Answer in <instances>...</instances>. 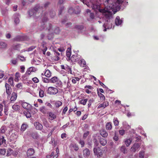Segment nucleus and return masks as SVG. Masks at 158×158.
Masks as SVG:
<instances>
[{"label":"nucleus","instance_id":"obj_1","mask_svg":"<svg viewBox=\"0 0 158 158\" xmlns=\"http://www.w3.org/2000/svg\"><path fill=\"white\" fill-rule=\"evenodd\" d=\"M124 0H106L104 2L105 5H107V6L109 7L111 9L114 14L119 10L120 9H123L125 6Z\"/></svg>","mask_w":158,"mask_h":158},{"label":"nucleus","instance_id":"obj_2","mask_svg":"<svg viewBox=\"0 0 158 158\" xmlns=\"http://www.w3.org/2000/svg\"><path fill=\"white\" fill-rule=\"evenodd\" d=\"M42 8L43 7L40 6L39 4H36L34 8L28 11L29 15L31 17L33 15H36L40 12H42Z\"/></svg>","mask_w":158,"mask_h":158},{"label":"nucleus","instance_id":"obj_3","mask_svg":"<svg viewBox=\"0 0 158 158\" xmlns=\"http://www.w3.org/2000/svg\"><path fill=\"white\" fill-rule=\"evenodd\" d=\"M109 10H110L109 8V7H107L106 9L105 8L102 9H99V12L103 13V15L107 19L106 23H108L109 22V19L111 17V12L109 11Z\"/></svg>","mask_w":158,"mask_h":158},{"label":"nucleus","instance_id":"obj_4","mask_svg":"<svg viewBox=\"0 0 158 158\" xmlns=\"http://www.w3.org/2000/svg\"><path fill=\"white\" fill-rule=\"evenodd\" d=\"M93 151L95 155L97 157L99 158L102 156L103 152L100 148L95 147L94 148Z\"/></svg>","mask_w":158,"mask_h":158},{"label":"nucleus","instance_id":"obj_5","mask_svg":"<svg viewBox=\"0 0 158 158\" xmlns=\"http://www.w3.org/2000/svg\"><path fill=\"white\" fill-rule=\"evenodd\" d=\"M58 89L53 87H49L48 89V93L51 95L55 94L58 92Z\"/></svg>","mask_w":158,"mask_h":158},{"label":"nucleus","instance_id":"obj_6","mask_svg":"<svg viewBox=\"0 0 158 158\" xmlns=\"http://www.w3.org/2000/svg\"><path fill=\"white\" fill-rule=\"evenodd\" d=\"M22 105L24 109L29 110H31L32 107L31 105L28 103L25 102L22 103Z\"/></svg>","mask_w":158,"mask_h":158},{"label":"nucleus","instance_id":"obj_7","mask_svg":"<svg viewBox=\"0 0 158 158\" xmlns=\"http://www.w3.org/2000/svg\"><path fill=\"white\" fill-rule=\"evenodd\" d=\"M19 16V13H16L13 15L14 23L16 25L19 24L20 22Z\"/></svg>","mask_w":158,"mask_h":158},{"label":"nucleus","instance_id":"obj_8","mask_svg":"<svg viewBox=\"0 0 158 158\" xmlns=\"http://www.w3.org/2000/svg\"><path fill=\"white\" fill-rule=\"evenodd\" d=\"M5 86L6 88V92L8 96H9L11 94L12 89L10 85L7 83H6Z\"/></svg>","mask_w":158,"mask_h":158},{"label":"nucleus","instance_id":"obj_9","mask_svg":"<svg viewBox=\"0 0 158 158\" xmlns=\"http://www.w3.org/2000/svg\"><path fill=\"white\" fill-rule=\"evenodd\" d=\"M140 147V145L139 143H135L131 148V151L132 152H135Z\"/></svg>","mask_w":158,"mask_h":158},{"label":"nucleus","instance_id":"obj_10","mask_svg":"<svg viewBox=\"0 0 158 158\" xmlns=\"http://www.w3.org/2000/svg\"><path fill=\"white\" fill-rule=\"evenodd\" d=\"M35 128L38 130H41L43 128V126L39 122H35L34 123Z\"/></svg>","mask_w":158,"mask_h":158},{"label":"nucleus","instance_id":"obj_11","mask_svg":"<svg viewBox=\"0 0 158 158\" xmlns=\"http://www.w3.org/2000/svg\"><path fill=\"white\" fill-rule=\"evenodd\" d=\"M83 156L84 157L88 158L90 155V151L89 149L86 148L83 152Z\"/></svg>","mask_w":158,"mask_h":158},{"label":"nucleus","instance_id":"obj_12","mask_svg":"<svg viewBox=\"0 0 158 158\" xmlns=\"http://www.w3.org/2000/svg\"><path fill=\"white\" fill-rule=\"evenodd\" d=\"M123 19H120V17L119 16H117L116 19H115V23L116 25L118 26L121 24V23H123Z\"/></svg>","mask_w":158,"mask_h":158},{"label":"nucleus","instance_id":"obj_13","mask_svg":"<svg viewBox=\"0 0 158 158\" xmlns=\"http://www.w3.org/2000/svg\"><path fill=\"white\" fill-rule=\"evenodd\" d=\"M100 134L102 137L104 138L107 137L108 134L106 131L104 129H102L100 131Z\"/></svg>","mask_w":158,"mask_h":158},{"label":"nucleus","instance_id":"obj_14","mask_svg":"<svg viewBox=\"0 0 158 158\" xmlns=\"http://www.w3.org/2000/svg\"><path fill=\"white\" fill-rule=\"evenodd\" d=\"M17 94L15 92H13L12 94L11 97L10 99V102H12L15 101L17 98Z\"/></svg>","mask_w":158,"mask_h":158},{"label":"nucleus","instance_id":"obj_15","mask_svg":"<svg viewBox=\"0 0 158 158\" xmlns=\"http://www.w3.org/2000/svg\"><path fill=\"white\" fill-rule=\"evenodd\" d=\"M35 153V151L33 149L30 148L28 149L27 152V156L33 155Z\"/></svg>","mask_w":158,"mask_h":158},{"label":"nucleus","instance_id":"obj_16","mask_svg":"<svg viewBox=\"0 0 158 158\" xmlns=\"http://www.w3.org/2000/svg\"><path fill=\"white\" fill-rule=\"evenodd\" d=\"M49 119L51 120H52L56 118V115L52 112H50L48 114Z\"/></svg>","mask_w":158,"mask_h":158},{"label":"nucleus","instance_id":"obj_17","mask_svg":"<svg viewBox=\"0 0 158 158\" xmlns=\"http://www.w3.org/2000/svg\"><path fill=\"white\" fill-rule=\"evenodd\" d=\"M31 136L34 139H37L39 138V136L37 132H32L31 134Z\"/></svg>","mask_w":158,"mask_h":158},{"label":"nucleus","instance_id":"obj_18","mask_svg":"<svg viewBox=\"0 0 158 158\" xmlns=\"http://www.w3.org/2000/svg\"><path fill=\"white\" fill-rule=\"evenodd\" d=\"M109 105L108 102H104L103 103L99 105L98 106V108H99L101 107H103V108H105Z\"/></svg>","mask_w":158,"mask_h":158},{"label":"nucleus","instance_id":"obj_19","mask_svg":"<svg viewBox=\"0 0 158 158\" xmlns=\"http://www.w3.org/2000/svg\"><path fill=\"white\" fill-rule=\"evenodd\" d=\"M36 71V70L35 68L31 67L27 69L26 73L29 75L30 74L31 72H34Z\"/></svg>","mask_w":158,"mask_h":158},{"label":"nucleus","instance_id":"obj_20","mask_svg":"<svg viewBox=\"0 0 158 158\" xmlns=\"http://www.w3.org/2000/svg\"><path fill=\"white\" fill-rule=\"evenodd\" d=\"M121 152L124 154L127 153V149L125 145H123L120 148Z\"/></svg>","mask_w":158,"mask_h":158},{"label":"nucleus","instance_id":"obj_21","mask_svg":"<svg viewBox=\"0 0 158 158\" xmlns=\"http://www.w3.org/2000/svg\"><path fill=\"white\" fill-rule=\"evenodd\" d=\"M7 46V44L6 42L2 41L0 42V48H6Z\"/></svg>","mask_w":158,"mask_h":158},{"label":"nucleus","instance_id":"obj_22","mask_svg":"<svg viewBox=\"0 0 158 158\" xmlns=\"http://www.w3.org/2000/svg\"><path fill=\"white\" fill-rule=\"evenodd\" d=\"M106 128L107 130H110L112 128V123L111 122H108L106 123Z\"/></svg>","mask_w":158,"mask_h":158},{"label":"nucleus","instance_id":"obj_23","mask_svg":"<svg viewBox=\"0 0 158 158\" xmlns=\"http://www.w3.org/2000/svg\"><path fill=\"white\" fill-rule=\"evenodd\" d=\"M62 102L59 101H56L54 103L55 106L56 108H59L60 106L62 105Z\"/></svg>","mask_w":158,"mask_h":158},{"label":"nucleus","instance_id":"obj_24","mask_svg":"<svg viewBox=\"0 0 158 158\" xmlns=\"http://www.w3.org/2000/svg\"><path fill=\"white\" fill-rule=\"evenodd\" d=\"M43 124L46 127H49V124L45 118H43Z\"/></svg>","mask_w":158,"mask_h":158},{"label":"nucleus","instance_id":"obj_25","mask_svg":"<svg viewBox=\"0 0 158 158\" xmlns=\"http://www.w3.org/2000/svg\"><path fill=\"white\" fill-rule=\"evenodd\" d=\"M70 146L71 147L73 148L75 151H77L79 149L77 145L74 143H71Z\"/></svg>","mask_w":158,"mask_h":158},{"label":"nucleus","instance_id":"obj_26","mask_svg":"<svg viewBox=\"0 0 158 158\" xmlns=\"http://www.w3.org/2000/svg\"><path fill=\"white\" fill-rule=\"evenodd\" d=\"M77 30H83L84 28V26L83 25H76L74 27Z\"/></svg>","mask_w":158,"mask_h":158},{"label":"nucleus","instance_id":"obj_27","mask_svg":"<svg viewBox=\"0 0 158 158\" xmlns=\"http://www.w3.org/2000/svg\"><path fill=\"white\" fill-rule=\"evenodd\" d=\"M100 143L102 145L105 146L106 144L107 141L105 139L101 138L100 139Z\"/></svg>","mask_w":158,"mask_h":158},{"label":"nucleus","instance_id":"obj_28","mask_svg":"<svg viewBox=\"0 0 158 158\" xmlns=\"http://www.w3.org/2000/svg\"><path fill=\"white\" fill-rule=\"evenodd\" d=\"M54 54L56 56V58L55 59V60L56 61L58 60H60V58L58 56L60 55V53L57 52L56 50H54Z\"/></svg>","mask_w":158,"mask_h":158},{"label":"nucleus","instance_id":"obj_29","mask_svg":"<svg viewBox=\"0 0 158 158\" xmlns=\"http://www.w3.org/2000/svg\"><path fill=\"white\" fill-rule=\"evenodd\" d=\"M6 140L4 139V137L3 136H0V145H1L3 143H6Z\"/></svg>","mask_w":158,"mask_h":158},{"label":"nucleus","instance_id":"obj_30","mask_svg":"<svg viewBox=\"0 0 158 158\" xmlns=\"http://www.w3.org/2000/svg\"><path fill=\"white\" fill-rule=\"evenodd\" d=\"M20 45L19 44H14L12 46V48L15 50H19Z\"/></svg>","mask_w":158,"mask_h":158},{"label":"nucleus","instance_id":"obj_31","mask_svg":"<svg viewBox=\"0 0 158 158\" xmlns=\"http://www.w3.org/2000/svg\"><path fill=\"white\" fill-rule=\"evenodd\" d=\"M131 139H127L124 141L125 144L126 145L127 147H128L131 142Z\"/></svg>","mask_w":158,"mask_h":158},{"label":"nucleus","instance_id":"obj_32","mask_svg":"<svg viewBox=\"0 0 158 158\" xmlns=\"http://www.w3.org/2000/svg\"><path fill=\"white\" fill-rule=\"evenodd\" d=\"M12 108L15 111H17L20 109V106L16 104H14L12 106Z\"/></svg>","mask_w":158,"mask_h":158},{"label":"nucleus","instance_id":"obj_33","mask_svg":"<svg viewBox=\"0 0 158 158\" xmlns=\"http://www.w3.org/2000/svg\"><path fill=\"white\" fill-rule=\"evenodd\" d=\"M18 136L15 133H12L10 136V139L12 140H14L17 138Z\"/></svg>","mask_w":158,"mask_h":158},{"label":"nucleus","instance_id":"obj_34","mask_svg":"<svg viewBox=\"0 0 158 158\" xmlns=\"http://www.w3.org/2000/svg\"><path fill=\"white\" fill-rule=\"evenodd\" d=\"M46 30H48L49 31H51V30H53L52 26L51 23H48V25L47 26Z\"/></svg>","mask_w":158,"mask_h":158},{"label":"nucleus","instance_id":"obj_35","mask_svg":"<svg viewBox=\"0 0 158 158\" xmlns=\"http://www.w3.org/2000/svg\"><path fill=\"white\" fill-rule=\"evenodd\" d=\"M44 75L47 77H50L51 76V73L50 71L48 69L46 70L45 73Z\"/></svg>","mask_w":158,"mask_h":158},{"label":"nucleus","instance_id":"obj_36","mask_svg":"<svg viewBox=\"0 0 158 158\" xmlns=\"http://www.w3.org/2000/svg\"><path fill=\"white\" fill-rule=\"evenodd\" d=\"M58 79L57 77H54L50 79V83H54L56 82Z\"/></svg>","mask_w":158,"mask_h":158},{"label":"nucleus","instance_id":"obj_37","mask_svg":"<svg viewBox=\"0 0 158 158\" xmlns=\"http://www.w3.org/2000/svg\"><path fill=\"white\" fill-rule=\"evenodd\" d=\"M66 56L68 57H70L71 55V48H69L67 49L66 52Z\"/></svg>","mask_w":158,"mask_h":158},{"label":"nucleus","instance_id":"obj_38","mask_svg":"<svg viewBox=\"0 0 158 158\" xmlns=\"http://www.w3.org/2000/svg\"><path fill=\"white\" fill-rule=\"evenodd\" d=\"M92 7L93 9L94 10H98L99 11V9H101L100 8V6L98 5H96V4H93V6H92Z\"/></svg>","mask_w":158,"mask_h":158},{"label":"nucleus","instance_id":"obj_39","mask_svg":"<svg viewBox=\"0 0 158 158\" xmlns=\"http://www.w3.org/2000/svg\"><path fill=\"white\" fill-rule=\"evenodd\" d=\"M28 125H27L23 123L22 125L20 130L22 131H24L26 129Z\"/></svg>","mask_w":158,"mask_h":158},{"label":"nucleus","instance_id":"obj_40","mask_svg":"<svg viewBox=\"0 0 158 158\" xmlns=\"http://www.w3.org/2000/svg\"><path fill=\"white\" fill-rule=\"evenodd\" d=\"M76 55H73L70 58V60L72 62H76L77 60Z\"/></svg>","mask_w":158,"mask_h":158},{"label":"nucleus","instance_id":"obj_41","mask_svg":"<svg viewBox=\"0 0 158 158\" xmlns=\"http://www.w3.org/2000/svg\"><path fill=\"white\" fill-rule=\"evenodd\" d=\"M81 65L83 67H85L86 65V62L83 59H81L80 62Z\"/></svg>","mask_w":158,"mask_h":158},{"label":"nucleus","instance_id":"obj_42","mask_svg":"<svg viewBox=\"0 0 158 158\" xmlns=\"http://www.w3.org/2000/svg\"><path fill=\"white\" fill-rule=\"evenodd\" d=\"M54 31L55 34H59L60 32L59 28L57 27H56L54 30Z\"/></svg>","mask_w":158,"mask_h":158},{"label":"nucleus","instance_id":"obj_43","mask_svg":"<svg viewBox=\"0 0 158 158\" xmlns=\"http://www.w3.org/2000/svg\"><path fill=\"white\" fill-rule=\"evenodd\" d=\"M87 101H88L87 99H82V100H81V101H80V103L81 104H83L84 105H85L86 104Z\"/></svg>","mask_w":158,"mask_h":158},{"label":"nucleus","instance_id":"obj_44","mask_svg":"<svg viewBox=\"0 0 158 158\" xmlns=\"http://www.w3.org/2000/svg\"><path fill=\"white\" fill-rule=\"evenodd\" d=\"M144 152L143 151H140L139 153V158H144Z\"/></svg>","mask_w":158,"mask_h":158},{"label":"nucleus","instance_id":"obj_45","mask_svg":"<svg viewBox=\"0 0 158 158\" xmlns=\"http://www.w3.org/2000/svg\"><path fill=\"white\" fill-rule=\"evenodd\" d=\"M98 96L102 100H104L105 99V96L102 93H99L98 91Z\"/></svg>","mask_w":158,"mask_h":158},{"label":"nucleus","instance_id":"obj_46","mask_svg":"<svg viewBox=\"0 0 158 158\" xmlns=\"http://www.w3.org/2000/svg\"><path fill=\"white\" fill-rule=\"evenodd\" d=\"M24 114L27 118H30L31 117V115L30 112L28 111H25L24 112Z\"/></svg>","mask_w":158,"mask_h":158},{"label":"nucleus","instance_id":"obj_47","mask_svg":"<svg viewBox=\"0 0 158 158\" xmlns=\"http://www.w3.org/2000/svg\"><path fill=\"white\" fill-rule=\"evenodd\" d=\"M68 12L69 14H73L75 13V10L72 7H70L68 10Z\"/></svg>","mask_w":158,"mask_h":158},{"label":"nucleus","instance_id":"obj_48","mask_svg":"<svg viewBox=\"0 0 158 158\" xmlns=\"http://www.w3.org/2000/svg\"><path fill=\"white\" fill-rule=\"evenodd\" d=\"M13 150L11 148H9L7 151V156H9L13 152Z\"/></svg>","mask_w":158,"mask_h":158},{"label":"nucleus","instance_id":"obj_49","mask_svg":"<svg viewBox=\"0 0 158 158\" xmlns=\"http://www.w3.org/2000/svg\"><path fill=\"white\" fill-rule=\"evenodd\" d=\"M56 82V84L57 86L61 87L62 85V82L60 80L58 79Z\"/></svg>","mask_w":158,"mask_h":158},{"label":"nucleus","instance_id":"obj_50","mask_svg":"<svg viewBox=\"0 0 158 158\" xmlns=\"http://www.w3.org/2000/svg\"><path fill=\"white\" fill-rule=\"evenodd\" d=\"M50 4V3L49 2H46L44 6H42L43 7V8H42V12H43V9L44 8L45 9H46L47 8L48 6H49V5Z\"/></svg>","mask_w":158,"mask_h":158},{"label":"nucleus","instance_id":"obj_51","mask_svg":"<svg viewBox=\"0 0 158 158\" xmlns=\"http://www.w3.org/2000/svg\"><path fill=\"white\" fill-rule=\"evenodd\" d=\"M6 152V150L5 148H0V154L4 155Z\"/></svg>","mask_w":158,"mask_h":158},{"label":"nucleus","instance_id":"obj_52","mask_svg":"<svg viewBox=\"0 0 158 158\" xmlns=\"http://www.w3.org/2000/svg\"><path fill=\"white\" fill-rule=\"evenodd\" d=\"M39 96L40 97H43L44 96V92L41 89H40L39 92Z\"/></svg>","mask_w":158,"mask_h":158},{"label":"nucleus","instance_id":"obj_53","mask_svg":"<svg viewBox=\"0 0 158 158\" xmlns=\"http://www.w3.org/2000/svg\"><path fill=\"white\" fill-rule=\"evenodd\" d=\"M5 131V127H2L0 129V133H4Z\"/></svg>","mask_w":158,"mask_h":158},{"label":"nucleus","instance_id":"obj_54","mask_svg":"<svg viewBox=\"0 0 158 158\" xmlns=\"http://www.w3.org/2000/svg\"><path fill=\"white\" fill-rule=\"evenodd\" d=\"M65 70L68 71V72H69L71 74H72V71L71 68L68 65H66V68Z\"/></svg>","mask_w":158,"mask_h":158},{"label":"nucleus","instance_id":"obj_55","mask_svg":"<svg viewBox=\"0 0 158 158\" xmlns=\"http://www.w3.org/2000/svg\"><path fill=\"white\" fill-rule=\"evenodd\" d=\"M114 134L115 135L113 137V139L115 141H117L118 140L119 138L118 136L116 134V131H115L114 132Z\"/></svg>","mask_w":158,"mask_h":158},{"label":"nucleus","instance_id":"obj_56","mask_svg":"<svg viewBox=\"0 0 158 158\" xmlns=\"http://www.w3.org/2000/svg\"><path fill=\"white\" fill-rule=\"evenodd\" d=\"M94 100L93 98L90 99H89V101H88L89 103L88 104V107H89L90 106L92 103H93L94 102Z\"/></svg>","mask_w":158,"mask_h":158},{"label":"nucleus","instance_id":"obj_57","mask_svg":"<svg viewBox=\"0 0 158 158\" xmlns=\"http://www.w3.org/2000/svg\"><path fill=\"white\" fill-rule=\"evenodd\" d=\"M3 110V105L2 104H0V116H2L3 115L2 113V111Z\"/></svg>","mask_w":158,"mask_h":158},{"label":"nucleus","instance_id":"obj_58","mask_svg":"<svg viewBox=\"0 0 158 158\" xmlns=\"http://www.w3.org/2000/svg\"><path fill=\"white\" fill-rule=\"evenodd\" d=\"M50 15L51 17L53 18L56 15L55 12L54 11H51L50 12Z\"/></svg>","mask_w":158,"mask_h":158},{"label":"nucleus","instance_id":"obj_59","mask_svg":"<svg viewBox=\"0 0 158 158\" xmlns=\"http://www.w3.org/2000/svg\"><path fill=\"white\" fill-rule=\"evenodd\" d=\"M48 39L51 40L53 38V34L52 33L48 34Z\"/></svg>","mask_w":158,"mask_h":158},{"label":"nucleus","instance_id":"obj_60","mask_svg":"<svg viewBox=\"0 0 158 158\" xmlns=\"http://www.w3.org/2000/svg\"><path fill=\"white\" fill-rule=\"evenodd\" d=\"M43 82L45 83H50V79L47 78H44L43 80Z\"/></svg>","mask_w":158,"mask_h":158},{"label":"nucleus","instance_id":"obj_61","mask_svg":"<svg viewBox=\"0 0 158 158\" xmlns=\"http://www.w3.org/2000/svg\"><path fill=\"white\" fill-rule=\"evenodd\" d=\"M94 142L95 144V145L96 146H97L98 145V143L96 138L94 137L93 139Z\"/></svg>","mask_w":158,"mask_h":158},{"label":"nucleus","instance_id":"obj_62","mask_svg":"<svg viewBox=\"0 0 158 158\" xmlns=\"http://www.w3.org/2000/svg\"><path fill=\"white\" fill-rule=\"evenodd\" d=\"M108 23H105L103 25V27L105 28L104 29L103 31H106V27H107L108 29H109V27L107 26Z\"/></svg>","mask_w":158,"mask_h":158},{"label":"nucleus","instance_id":"obj_63","mask_svg":"<svg viewBox=\"0 0 158 158\" xmlns=\"http://www.w3.org/2000/svg\"><path fill=\"white\" fill-rule=\"evenodd\" d=\"M45 110V106H42L40 108V111L42 113L44 114L45 113V111L44 110Z\"/></svg>","mask_w":158,"mask_h":158},{"label":"nucleus","instance_id":"obj_64","mask_svg":"<svg viewBox=\"0 0 158 158\" xmlns=\"http://www.w3.org/2000/svg\"><path fill=\"white\" fill-rule=\"evenodd\" d=\"M32 80L35 83H37L39 82V79L36 77L33 78Z\"/></svg>","mask_w":158,"mask_h":158}]
</instances>
